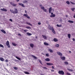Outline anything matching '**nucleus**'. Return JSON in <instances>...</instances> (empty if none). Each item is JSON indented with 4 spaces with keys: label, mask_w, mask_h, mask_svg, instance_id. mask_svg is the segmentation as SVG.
<instances>
[{
    "label": "nucleus",
    "mask_w": 75,
    "mask_h": 75,
    "mask_svg": "<svg viewBox=\"0 0 75 75\" xmlns=\"http://www.w3.org/2000/svg\"><path fill=\"white\" fill-rule=\"evenodd\" d=\"M15 11H14L13 10L10 9V11L11 13H13V14H17L18 13V10L17 8H14Z\"/></svg>",
    "instance_id": "f257e3e1"
},
{
    "label": "nucleus",
    "mask_w": 75,
    "mask_h": 75,
    "mask_svg": "<svg viewBox=\"0 0 75 75\" xmlns=\"http://www.w3.org/2000/svg\"><path fill=\"white\" fill-rule=\"evenodd\" d=\"M48 28L50 30H52V33H53L54 34H55V30H54V28H53V27H52L51 28V26L50 25L48 26Z\"/></svg>",
    "instance_id": "f03ea898"
},
{
    "label": "nucleus",
    "mask_w": 75,
    "mask_h": 75,
    "mask_svg": "<svg viewBox=\"0 0 75 75\" xmlns=\"http://www.w3.org/2000/svg\"><path fill=\"white\" fill-rule=\"evenodd\" d=\"M58 73L59 74H61L62 75H64V72L63 71L61 70L59 71Z\"/></svg>",
    "instance_id": "7ed1b4c3"
},
{
    "label": "nucleus",
    "mask_w": 75,
    "mask_h": 75,
    "mask_svg": "<svg viewBox=\"0 0 75 75\" xmlns=\"http://www.w3.org/2000/svg\"><path fill=\"white\" fill-rule=\"evenodd\" d=\"M9 41H7L6 43V45L8 47V48H10V44H9Z\"/></svg>",
    "instance_id": "20e7f679"
},
{
    "label": "nucleus",
    "mask_w": 75,
    "mask_h": 75,
    "mask_svg": "<svg viewBox=\"0 0 75 75\" xmlns=\"http://www.w3.org/2000/svg\"><path fill=\"white\" fill-rule=\"evenodd\" d=\"M23 16H24V17H27L28 19H30V17L28 16V15L27 14H24Z\"/></svg>",
    "instance_id": "39448f33"
},
{
    "label": "nucleus",
    "mask_w": 75,
    "mask_h": 75,
    "mask_svg": "<svg viewBox=\"0 0 75 75\" xmlns=\"http://www.w3.org/2000/svg\"><path fill=\"white\" fill-rule=\"evenodd\" d=\"M57 53L60 56H62V53H61V52H57Z\"/></svg>",
    "instance_id": "423d86ee"
},
{
    "label": "nucleus",
    "mask_w": 75,
    "mask_h": 75,
    "mask_svg": "<svg viewBox=\"0 0 75 75\" xmlns=\"http://www.w3.org/2000/svg\"><path fill=\"white\" fill-rule=\"evenodd\" d=\"M52 11V7H50L49 9V13L50 14L51 13V11Z\"/></svg>",
    "instance_id": "0eeeda50"
},
{
    "label": "nucleus",
    "mask_w": 75,
    "mask_h": 75,
    "mask_svg": "<svg viewBox=\"0 0 75 75\" xmlns=\"http://www.w3.org/2000/svg\"><path fill=\"white\" fill-rule=\"evenodd\" d=\"M46 64L47 65H54L53 63H47Z\"/></svg>",
    "instance_id": "6e6552de"
},
{
    "label": "nucleus",
    "mask_w": 75,
    "mask_h": 75,
    "mask_svg": "<svg viewBox=\"0 0 75 75\" xmlns=\"http://www.w3.org/2000/svg\"><path fill=\"white\" fill-rule=\"evenodd\" d=\"M18 5H20V6H21L22 7H25V6H24V4L21 3H19Z\"/></svg>",
    "instance_id": "1a4fd4ad"
},
{
    "label": "nucleus",
    "mask_w": 75,
    "mask_h": 75,
    "mask_svg": "<svg viewBox=\"0 0 75 75\" xmlns=\"http://www.w3.org/2000/svg\"><path fill=\"white\" fill-rule=\"evenodd\" d=\"M30 47L32 48H33V47H34V44H33L32 43H30Z\"/></svg>",
    "instance_id": "9d476101"
},
{
    "label": "nucleus",
    "mask_w": 75,
    "mask_h": 75,
    "mask_svg": "<svg viewBox=\"0 0 75 75\" xmlns=\"http://www.w3.org/2000/svg\"><path fill=\"white\" fill-rule=\"evenodd\" d=\"M1 10H2V11H7V9L4 8H3V9L1 8Z\"/></svg>",
    "instance_id": "9b49d317"
},
{
    "label": "nucleus",
    "mask_w": 75,
    "mask_h": 75,
    "mask_svg": "<svg viewBox=\"0 0 75 75\" xmlns=\"http://www.w3.org/2000/svg\"><path fill=\"white\" fill-rule=\"evenodd\" d=\"M60 58L62 60H65V57L61 56Z\"/></svg>",
    "instance_id": "f8f14e48"
},
{
    "label": "nucleus",
    "mask_w": 75,
    "mask_h": 75,
    "mask_svg": "<svg viewBox=\"0 0 75 75\" xmlns=\"http://www.w3.org/2000/svg\"><path fill=\"white\" fill-rule=\"evenodd\" d=\"M53 41L54 42H57V41H58V39L56 38H54L53 39Z\"/></svg>",
    "instance_id": "ddd939ff"
},
{
    "label": "nucleus",
    "mask_w": 75,
    "mask_h": 75,
    "mask_svg": "<svg viewBox=\"0 0 75 75\" xmlns=\"http://www.w3.org/2000/svg\"><path fill=\"white\" fill-rule=\"evenodd\" d=\"M44 44L45 45H46L47 46L49 45V44L46 42H44Z\"/></svg>",
    "instance_id": "4468645a"
},
{
    "label": "nucleus",
    "mask_w": 75,
    "mask_h": 75,
    "mask_svg": "<svg viewBox=\"0 0 75 75\" xmlns=\"http://www.w3.org/2000/svg\"><path fill=\"white\" fill-rule=\"evenodd\" d=\"M1 32L3 33H4V34H6V31H5V30H4L3 29L1 30Z\"/></svg>",
    "instance_id": "2eb2a0df"
},
{
    "label": "nucleus",
    "mask_w": 75,
    "mask_h": 75,
    "mask_svg": "<svg viewBox=\"0 0 75 75\" xmlns=\"http://www.w3.org/2000/svg\"><path fill=\"white\" fill-rule=\"evenodd\" d=\"M42 36L43 37V38H44V39H47V36H46L45 35H42Z\"/></svg>",
    "instance_id": "dca6fc26"
},
{
    "label": "nucleus",
    "mask_w": 75,
    "mask_h": 75,
    "mask_svg": "<svg viewBox=\"0 0 75 75\" xmlns=\"http://www.w3.org/2000/svg\"><path fill=\"white\" fill-rule=\"evenodd\" d=\"M0 60L1 61L3 62V61L4 60V58H3V57H0Z\"/></svg>",
    "instance_id": "f3484780"
},
{
    "label": "nucleus",
    "mask_w": 75,
    "mask_h": 75,
    "mask_svg": "<svg viewBox=\"0 0 75 75\" xmlns=\"http://www.w3.org/2000/svg\"><path fill=\"white\" fill-rule=\"evenodd\" d=\"M50 17H55V15L54 14H53L52 15H50Z\"/></svg>",
    "instance_id": "a211bd4d"
},
{
    "label": "nucleus",
    "mask_w": 75,
    "mask_h": 75,
    "mask_svg": "<svg viewBox=\"0 0 75 75\" xmlns=\"http://www.w3.org/2000/svg\"><path fill=\"white\" fill-rule=\"evenodd\" d=\"M24 74H27V75H28L30 74V73L29 72L27 71H24Z\"/></svg>",
    "instance_id": "6ab92c4d"
},
{
    "label": "nucleus",
    "mask_w": 75,
    "mask_h": 75,
    "mask_svg": "<svg viewBox=\"0 0 75 75\" xmlns=\"http://www.w3.org/2000/svg\"><path fill=\"white\" fill-rule=\"evenodd\" d=\"M31 57H33V58H34V59H37V57L33 55H31Z\"/></svg>",
    "instance_id": "aec40b11"
},
{
    "label": "nucleus",
    "mask_w": 75,
    "mask_h": 75,
    "mask_svg": "<svg viewBox=\"0 0 75 75\" xmlns=\"http://www.w3.org/2000/svg\"><path fill=\"white\" fill-rule=\"evenodd\" d=\"M45 61H50V59L48 58H47L45 59Z\"/></svg>",
    "instance_id": "412c9836"
},
{
    "label": "nucleus",
    "mask_w": 75,
    "mask_h": 75,
    "mask_svg": "<svg viewBox=\"0 0 75 75\" xmlns=\"http://www.w3.org/2000/svg\"><path fill=\"white\" fill-rule=\"evenodd\" d=\"M13 45V46H16V45H17L16 44H15V43H14V42H12V43Z\"/></svg>",
    "instance_id": "4be33fe9"
},
{
    "label": "nucleus",
    "mask_w": 75,
    "mask_h": 75,
    "mask_svg": "<svg viewBox=\"0 0 75 75\" xmlns=\"http://www.w3.org/2000/svg\"><path fill=\"white\" fill-rule=\"evenodd\" d=\"M68 37L69 38V39H70V38H71V34H68Z\"/></svg>",
    "instance_id": "5701e85b"
},
{
    "label": "nucleus",
    "mask_w": 75,
    "mask_h": 75,
    "mask_svg": "<svg viewBox=\"0 0 75 75\" xmlns=\"http://www.w3.org/2000/svg\"><path fill=\"white\" fill-rule=\"evenodd\" d=\"M15 57L17 58V59H18L19 61H21V58H20V57H18L17 56H16Z\"/></svg>",
    "instance_id": "b1692460"
},
{
    "label": "nucleus",
    "mask_w": 75,
    "mask_h": 75,
    "mask_svg": "<svg viewBox=\"0 0 75 75\" xmlns=\"http://www.w3.org/2000/svg\"><path fill=\"white\" fill-rule=\"evenodd\" d=\"M57 26L58 27H62V25H59L58 24H57Z\"/></svg>",
    "instance_id": "393cba45"
},
{
    "label": "nucleus",
    "mask_w": 75,
    "mask_h": 75,
    "mask_svg": "<svg viewBox=\"0 0 75 75\" xmlns=\"http://www.w3.org/2000/svg\"><path fill=\"white\" fill-rule=\"evenodd\" d=\"M26 24H28V25H30V26H32V25H33L32 24H31V23L29 22H26Z\"/></svg>",
    "instance_id": "a878e982"
},
{
    "label": "nucleus",
    "mask_w": 75,
    "mask_h": 75,
    "mask_svg": "<svg viewBox=\"0 0 75 75\" xmlns=\"http://www.w3.org/2000/svg\"><path fill=\"white\" fill-rule=\"evenodd\" d=\"M68 22H69V23H74V21H71V20H69Z\"/></svg>",
    "instance_id": "bb28decb"
},
{
    "label": "nucleus",
    "mask_w": 75,
    "mask_h": 75,
    "mask_svg": "<svg viewBox=\"0 0 75 75\" xmlns=\"http://www.w3.org/2000/svg\"><path fill=\"white\" fill-rule=\"evenodd\" d=\"M13 69H15V70H17V69H18V68H17V67H13Z\"/></svg>",
    "instance_id": "cd10ccee"
},
{
    "label": "nucleus",
    "mask_w": 75,
    "mask_h": 75,
    "mask_svg": "<svg viewBox=\"0 0 75 75\" xmlns=\"http://www.w3.org/2000/svg\"><path fill=\"white\" fill-rule=\"evenodd\" d=\"M27 35H32L31 33H27Z\"/></svg>",
    "instance_id": "c85d7f7f"
},
{
    "label": "nucleus",
    "mask_w": 75,
    "mask_h": 75,
    "mask_svg": "<svg viewBox=\"0 0 75 75\" xmlns=\"http://www.w3.org/2000/svg\"><path fill=\"white\" fill-rule=\"evenodd\" d=\"M26 28L27 29H31V28L29 26L26 27Z\"/></svg>",
    "instance_id": "c756f323"
},
{
    "label": "nucleus",
    "mask_w": 75,
    "mask_h": 75,
    "mask_svg": "<svg viewBox=\"0 0 75 75\" xmlns=\"http://www.w3.org/2000/svg\"><path fill=\"white\" fill-rule=\"evenodd\" d=\"M49 51L50 52H53V51H52V50L50 49H49Z\"/></svg>",
    "instance_id": "7c9ffc66"
},
{
    "label": "nucleus",
    "mask_w": 75,
    "mask_h": 75,
    "mask_svg": "<svg viewBox=\"0 0 75 75\" xmlns=\"http://www.w3.org/2000/svg\"><path fill=\"white\" fill-rule=\"evenodd\" d=\"M59 46V45L58 44H57L55 45V47H58Z\"/></svg>",
    "instance_id": "2f4dec72"
},
{
    "label": "nucleus",
    "mask_w": 75,
    "mask_h": 75,
    "mask_svg": "<svg viewBox=\"0 0 75 75\" xmlns=\"http://www.w3.org/2000/svg\"><path fill=\"white\" fill-rule=\"evenodd\" d=\"M64 63L66 65H68V62H65Z\"/></svg>",
    "instance_id": "473e14b6"
},
{
    "label": "nucleus",
    "mask_w": 75,
    "mask_h": 75,
    "mask_svg": "<svg viewBox=\"0 0 75 75\" xmlns=\"http://www.w3.org/2000/svg\"><path fill=\"white\" fill-rule=\"evenodd\" d=\"M0 47H2V48H4V46L3 45L1 44H0Z\"/></svg>",
    "instance_id": "72a5a7b5"
},
{
    "label": "nucleus",
    "mask_w": 75,
    "mask_h": 75,
    "mask_svg": "<svg viewBox=\"0 0 75 75\" xmlns=\"http://www.w3.org/2000/svg\"><path fill=\"white\" fill-rule=\"evenodd\" d=\"M12 5H13V6H17V4H11Z\"/></svg>",
    "instance_id": "f704fd0d"
},
{
    "label": "nucleus",
    "mask_w": 75,
    "mask_h": 75,
    "mask_svg": "<svg viewBox=\"0 0 75 75\" xmlns=\"http://www.w3.org/2000/svg\"><path fill=\"white\" fill-rule=\"evenodd\" d=\"M43 11L45 13H47V9H45L44 10H43Z\"/></svg>",
    "instance_id": "c9c22d12"
},
{
    "label": "nucleus",
    "mask_w": 75,
    "mask_h": 75,
    "mask_svg": "<svg viewBox=\"0 0 75 75\" xmlns=\"http://www.w3.org/2000/svg\"><path fill=\"white\" fill-rule=\"evenodd\" d=\"M38 61L39 62H40V63L41 64H42V63L41 62V61L40 60V59H38Z\"/></svg>",
    "instance_id": "e433bc0d"
},
{
    "label": "nucleus",
    "mask_w": 75,
    "mask_h": 75,
    "mask_svg": "<svg viewBox=\"0 0 75 75\" xmlns=\"http://www.w3.org/2000/svg\"><path fill=\"white\" fill-rule=\"evenodd\" d=\"M66 3L68 4H70V3L69 1H66Z\"/></svg>",
    "instance_id": "4c0bfd02"
},
{
    "label": "nucleus",
    "mask_w": 75,
    "mask_h": 75,
    "mask_svg": "<svg viewBox=\"0 0 75 75\" xmlns=\"http://www.w3.org/2000/svg\"><path fill=\"white\" fill-rule=\"evenodd\" d=\"M41 8L42 10H44V9H45V8H44V6H43L42 7H41Z\"/></svg>",
    "instance_id": "58836bf2"
},
{
    "label": "nucleus",
    "mask_w": 75,
    "mask_h": 75,
    "mask_svg": "<svg viewBox=\"0 0 75 75\" xmlns=\"http://www.w3.org/2000/svg\"><path fill=\"white\" fill-rule=\"evenodd\" d=\"M71 10H72V11H74V10H75V8H71Z\"/></svg>",
    "instance_id": "ea45409f"
},
{
    "label": "nucleus",
    "mask_w": 75,
    "mask_h": 75,
    "mask_svg": "<svg viewBox=\"0 0 75 75\" xmlns=\"http://www.w3.org/2000/svg\"><path fill=\"white\" fill-rule=\"evenodd\" d=\"M70 3H71L72 4H75V3L74 2H72L71 1H70Z\"/></svg>",
    "instance_id": "a19ab883"
},
{
    "label": "nucleus",
    "mask_w": 75,
    "mask_h": 75,
    "mask_svg": "<svg viewBox=\"0 0 75 75\" xmlns=\"http://www.w3.org/2000/svg\"><path fill=\"white\" fill-rule=\"evenodd\" d=\"M27 31H28V30H24V32H25V33H26V32H27Z\"/></svg>",
    "instance_id": "79ce46f5"
},
{
    "label": "nucleus",
    "mask_w": 75,
    "mask_h": 75,
    "mask_svg": "<svg viewBox=\"0 0 75 75\" xmlns=\"http://www.w3.org/2000/svg\"><path fill=\"white\" fill-rule=\"evenodd\" d=\"M67 75H71V74H70V73H68V72H67Z\"/></svg>",
    "instance_id": "37998d69"
},
{
    "label": "nucleus",
    "mask_w": 75,
    "mask_h": 75,
    "mask_svg": "<svg viewBox=\"0 0 75 75\" xmlns=\"http://www.w3.org/2000/svg\"><path fill=\"white\" fill-rule=\"evenodd\" d=\"M9 21H11V22H13V20H12V19H9Z\"/></svg>",
    "instance_id": "c03bdc74"
},
{
    "label": "nucleus",
    "mask_w": 75,
    "mask_h": 75,
    "mask_svg": "<svg viewBox=\"0 0 75 75\" xmlns=\"http://www.w3.org/2000/svg\"><path fill=\"white\" fill-rule=\"evenodd\" d=\"M46 55L47 56V57H49V54H46Z\"/></svg>",
    "instance_id": "a18cd8bd"
},
{
    "label": "nucleus",
    "mask_w": 75,
    "mask_h": 75,
    "mask_svg": "<svg viewBox=\"0 0 75 75\" xmlns=\"http://www.w3.org/2000/svg\"><path fill=\"white\" fill-rule=\"evenodd\" d=\"M43 68L44 69H47V67H43Z\"/></svg>",
    "instance_id": "49530a36"
},
{
    "label": "nucleus",
    "mask_w": 75,
    "mask_h": 75,
    "mask_svg": "<svg viewBox=\"0 0 75 75\" xmlns=\"http://www.w3.org/2000/svg\"><path fill=\"white\" fill-rule=\"evenodd\" d=\"M5 61L6 62H8V59H6L5 60Z\"/></svg>",
    "instance_id": "de8ad7c7"
},
{
    "label": "nucleus",
    "mask_w": 75,
    "mask_h": 75,
    "mask_svg": "<svg viewBox=\"0 0 75 75\" xmlns=\"http://www.w3.org/2000/svg\"><path fill=\"white\" fill-rule=\"evenodd\" d=\"M38 25H41V23L40 22H39L38 23Z\"/></svg>",
    "instance_id": "09e8293b"
},
{
    "label": "nucleus",
    "mask_w": 75,
    "mask_h": 75,
    "mask_svg": "<svg viewBox=\"0 0 75 75\" xmlns=\"http://www.w3.org/2000/svg\"><path fill=\"white\" fill-rule=\"evenodd\" d=\"M52 67L53 69H55V68H54V66H52Z\"/></svg>",
    "instance_id": "8fccbe9b"
},
{
    "label": "nucleus",
    "mask_w": 75,
    "mask_h": 75,
    "mask_svg": "<svg viewBox=\"0 0 75 75\" xmlns=\"http://www.w3.org/2000/svg\"><path fill=\"white\" fill-rule=\"evenodd\" d=\"M24 3H27V1H24Z\"/></svg>",
    "instance_id": "3c124183"
},
{
    "label": "nucleus",
    "mask_w": 75,
    "mask_h": 75,
    "mask_svg": "<svg viewBox=\"0 0 75 75\" xmlns=\"http://www.w3.org/2000/svg\"><path fill=\"white\" fill-rule=\"evenodd\" d=\"M18 35H20V36H21V35L20 33H18Z\"/></svg>",
    "instance_id": "603ef678"
},
{
    "label": "nucleus",
    "mask_w": 75,
    "mask_h": 75,
    "mask_svg": "<svg viewBox=\"0 0 75 75\" xmlns=\"http://www.w3.org/2000/svg\"><path fill=\"white\" fill-rule=\"evenodd\" d=\"M51 71L52 72H54V70H51Z\"/></svg>",
    "instance_id": "864d4df0"
},
{
    "label": "nucleus",
    "mask_w": 75,
    "mask_h": 75,
    "mask_svg": "<svg viewBox=\"0 0 75 75\" xmlns=\"http://www.w3.org/2000/svg\"><path fill=\"white\" fill-rule=\"evenodd\" d=\"M25 13H27V11L26 10L25 11Z\"/></svg>",
    "instance_id": "5fc2aeb1"
},
{
    "label": "nucleus",
    "mask_w": 75,
    "mask_h": 75,
    "mask_svg": "<svg viewBox=\"0 0 75 75\" xmlns=\"http://www.w3.org/2000/svg\"><path fill=\"white\" fill-rule=\"evenodd\" d=\"M19 1H20L19 0H16V1H17V2H19Z\"/></svg>",
    "instance_id": "6e6d98bb"
},
{
    "label": "nucleus",
    "mask_w": 75,
    "mask_h": 75,
    "mask_svg": "<svg viewBox=\"0 0 75 75\" xmlns=\"http://www.w3.org/2000/svg\"><path fill=\"white\" fill-rule=\"evenodd\" d=\"M73 41H75V38H73Z\"/></svg>",
    "instance_id": "4d7b16f0"
},
{
    "label": "nucleus",
    "mask_w": 75,
    "mask_h": 75,
    "mask_svg": "<svg viewBox=\"0 0 75 75\" xmlns=\"http://www.w3.org/2000/svg\"><path fill=\"white\" fill-rule=\"evenodd\" d=\"M66 17H68V15H66Z\"/></svg>",
    "instance_id": "13d9d810"
},
{
    "label": "nucleus",
    "mask_w": 75,
    "mask_h": 75,
    "mask_svg": "<svg viewBox=\"0 0 75 75\" xmlns=\"http://www.w3.org/2000/svg\"><path fill=\"white\" fill-rule=\"evenodd\" d=\"M51 14L52 15H53V13H52H52H51Z\"/></svg>",
    "instance_id": "bf43d9fd"
},
{
    "label": "nucleus",
    "mask_w": 75,
    "mask_h": 75,
    "mask_svg": "<svg viewBox=\"0 0 75 75\" xmlns=\"http://www.w3.org/2000/svg\"><path fill=\"white\" fill-rule=\"evenodd\" d=\"M69 53H71V51H69Z\"/></svg>",
    "instance_id": "052dcab7"
},
{
    "label": "nucleus",
    "mask_w": 75,
    "mask_h": 75,
    "mask_svg": "<svg viewBox=\"0 0 75 75\" xmlns=\"http://www.w3.org/2000/svg\"><path fill=\"white\" fill-rule=\"evenodd\" d=\"M71 71V72H72V71H73V70H72V69H71L70 70Z\"/></svg>",
    "instance_id": "680f3d73"
},
{
    "label": "nucleus",
    "mask_w": 75,
    "mask_h": 75,
    "mask_svg": "<svg viewBox=\"0 0 75 75\" xmlns=\"http://www.w3.org/2000/svg\"><path fill=\"white\" fill-rule=\"evenodd\" d=\"M35 38H36L37 39V38H38L37 37V36H36L35 37Z\"/></svg>",
    "instance_id": "e2e57ef3"
},
{
    "label": "nucleus",
    "mask_w": 75,
    "mask_h": 75,
    "mask_svg": "<svg viewBox=\"0 0 75 75\" xmlns=\"http://www.w3.org/2000/svg\"><path fill=\"white\" fill-rule=\"evenodd\" d=\"M40 6H42V5L40 4Z\"/></svg>",
    "instance_id": "0e129e2a"
},
{
    "label": "nucleus",
    "mask_w": 75,
    "mask_h": 75,
    "mask_svg": "<svg viewBox=\"0 0 75 75\" xmlns=\"http://www.w3.org/2000/svg\"><path fill=\"white\" fill-rule=\"evenodd\" d=\"M41 75H44V74H41Z\"/></svg>",
    "instance_id": "69168bd1"
},
{
    "label": "nucleus",
    "mask_w": 75,
    "mask_h": 75,
    "mask_svg": "<svg viewBox=\"0 0 75 75\" xmlns=\"http://www.w3.org/2000/svg\"><path fill=\"white\" fill-rule=\"evenodd\" d=\"M0 65H1V64H0Z\"/></svg>",
    "instance_id": "338daca9"
}]
</instances>
